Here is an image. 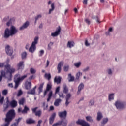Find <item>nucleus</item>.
I'll list each match as a JSON object with an SVG mask.
<instances>
[{"instance_id": "cd10ccee", "label": "nucleus", "mask_w": 126, "mask_h": 126, "mask_svg": "<svg viewBox=\"0 0 126 126\" xmlns=\"http://www.w3.org/2000/svg\"><path fill=\"white\" fill-rule=\"evenodd\" d=\"M29 107L25 105L24 107V109L22 111V114H27V112H28V111H29Z\"/></svg>"}, {"instance_id": "f704fd0d", "label": "nucleus", "mask_w": 126, "mask_h": 126, "mask_svg": "<svg viewBox=\"0 0 126 126\" xmlns=\"http://www.w3.org/2000/svg\"><path fill=\"white\" fill-rule=\"evenodd\" d=\"M63 93H67L68 92V89L67 88V87H66V85L64 84L63 85Z\"/></svg>"}, {"instance_id": "37998d69", "label": "nucleus", "mask_w": 126, "mask_h": 126, "mask_svg": "<svg viewBox=\"0 0 126 126\" xmlns=\"http://www.w3.org/2000/svg\"><path fill=\"white\" fill-rule=\"evenodd\" d=\"M43 87H44V83L41 84L39 86V87L38 88L39 92H42V91H43Z\"/></svg>"}, {"instance_id": "20e7f679", "label": "nucleus", "mask_w": 126, "mask_h": 126, "mask_svg": "<svg viewBox=\"0 0 126 126\" xmlns=\"http://www.w3.org/2000/svg\"><path fill=\"white\" fill-rule=\"evenodd\" d=\"M26 77H27V75H24L21 78H18L17 79L14 80L15 83V89H16L18 87L19 82L23 80L25 78H26Z\"/></svg>"}, {"instance_id": "3c124183", "label": "nucleus", "mask_w": 126, "mask_h": 126, "mask_svg": "<svg viewBox=\"0 0 126 126\" xmlns=\"http://www.w3.org/2000/svg\"><path fill=\"white\" fill-rule=\"evenodd\" d=\"M107 73L109 74V75H112V74H113V71H112L111 69H108Z\"/></svg>"}, {"instance_id": "774afa93", "label": "nucleus", "mask_w": 126, "mask_h": 126, "mask_svg": "<svg viewBox=\"0 0 126 126\" xmlns=\"http://www.w3.org/2000/svg\"><path fill=\"white\" fill-rule=\"evenodd\" d=\"M59 91H60V87H58L55 91V94H57V93H58V92H59Z\"/></svg>"}, {"instance_id": "f8f14e48", "label": "nucleus", "mask_w": 126, "mask_h": 126, "mask_svg": "<svg viewBox=\"0 0 126 126\" xmlns=\"http://www.w3.org/2000/svg\"><path fill=\"white\" fill-rule=\"evenodd\" d=\"M10 31L11 34H12V36H13V35H15V34L18 32V30H17L14 26H11L10 29Z\"/></svg>"}, {"instance_id": "7ed1b4c3", "label": "nucleus", "mask_w": 126, "mask_h": 126, "mask_svg": "<svg viewBox=\"0 0 126 126\" xmlns=\"http://www.w3.org/2000/svg\"><path fill=\"white\" fill-rule=\"evenodd\" d=\"M125 102L121 100H117L115 103V106L118 110H123V109H125Z\"/></svg>"}, {"instance_id": "5fc2aeb1", "label": "nucleus", "mask_w": 126, "mask_h": 126, "mask_svg": "<svg viewBox=\"0 0 126 126\" xmlns=\"http://www.w3.org/2000/svg\"><path fill=\"white\" fill-rule=\"evenodd\" d=\"M89 67H86V68L83 69V72H87V71H88L89 70Z\"/></svg>"}, {"instance_id": "f257e3e1", "label": "nucleus", "mask_w": 126, "mask_h": 126, "mask_svg": "<svg viewBox=\"0 0 126 126\" xmlns=\"http://www.w3.org/2000/svg\"><path fill=\"white\" fill-rule=\"evenodd\" d=\"M15 72V68H11L9 64L5 65L4 70L1 71V75H0V82L2 80V77L7 78L8 80L12 79V74Z\"/></svg>"}, {"instance_id": "39448f33", "label": "nucleus", "mask_w": 126, "mask_h": 126, "mask_svg": "<svg viewBox=\"0 0 126 126\" xmlns=\"http://www.w3.org/2000/svg\"><path fill=\"white\" fill-rule=\"evenodd\" d=\"M76 123L77 125H80L81 126H90V125L89 124L88 122L83 120L79 119Z\"/></svg>"}, {"instance_id": "393cba45", "label": "nucleus", "mask_w": 126, "mask_h": 126, "mask_svg": "<svg viewBox=\"0 0 126 126\" xmlns=\"http://www.w3.org/2000/svg\"><path fill=\"white\" fill-rule=\"evenodd\" d=\"M26 123L28 125H32V124H35V120H34L31 118H30L26 120Z\"/></svg>"}, {"instance_id": "9d476101", "label": "nucleus", "mask_w": 126, "mask_h": 126, "mask_svg": "<svg viewBox=\"0 0 126 126\" xmlns=\"http://www.w3.org/2000/svg\"><path fill=\"white\" fill-rule=\"evenodd\" d=\"M70 98H71V94H67L65 96L66 101L65 102V105L66 107H67L68 105H69V104L70 103V101H69V100H70Z\"/></svg>"}, {"instance_id": "4468645a", "label": "nucleus", "mask_w": 126, "mask_h": 126, "mask_svg": "<svg viewBox=\"0 0 126 126\" xmlns=\"http://www.w3.org/2000/svg\"><path fill=\"white\" fill-rule=\"evenodd\" d=\"M18 69H23L24 68V61H20L17 64Z\"/></svg>"}, {"instance_id": "4d7b16f0", "label": "nucleus", "mask_w": 126, "mask_h": 126, "mask_svg": "<svg viewBox=\"0 0 126 126\" xmlns=\"http://www.w3.org/2000/svg\"><path fill=\"white\" fill-rule=\"evenodd\" d=\"M107 123H108V118H104L103 119L102 124L105 125V124H107Z\"/></svg>"}, {"instance_id": "69168bd1", "label": "nucleus", "mask_w": 126, "mask_h": 126, "mask_svg": "<svg viewBox=\"0 0 126 126\" xmlns=\"http://www.w3.org/2000/svg\"><path fill=\"white\" fill-rule=\"evenodd\" d=\"M8 20H9V16H7L5 17L4 19H3V21H8Z\"/></svg>"}, {"instance_id": "f3484780", "label": "nucleus", "mask_w": 126, "mask_h": 126, "mask_svg": "<svg viewBox=\"0 0 126 126\" xmlns=\"http://www.w3.org/2000/svg\"><path fill=\"white\" fill-rule=\"evenodd\" d=\"M28 26H29V22L27 21L24 23L21 27H20L19 29L21 31L24 30V29H26Z\"/></svg>"}, {"instance_id": "ea45409f", "label": "nucleus", "mask_w": 126, "mask_h": 126, "mask_svg": "<svg viewBox=\"0 0 126 126\" xmlns=\"http://www.w3.org/2000/svg\"><path fill=\"white\" fill-rule=\"evenodd\" d=\"M24 102H25V99L24 98H22L19 100V105H23L24 104Z\"/></svg>"}, {"instance_id": "c756f323", "label": "nucleus", "mask_w": 126, "mask_h": 126, "mask_svg": "<svg viewBox=\"0 0 126 126\" xmlns=\"http://www.w3.org/2000/svg\"><path fill=\"white\" fill-rule=\"evenodd\" d=\"M10 106L12 107V108H15L16 106H17V102H16L15 100H13L10 103Z\"/></svg>"}, {"instance_id": "dca6fc26", "label": "nucleus", "mask_w": 126, "mask_h": 126, "mask_svg": "<svg viewBox=\"0 0 126 126\" xmlns=\"http://www.w3.org/2000/svg\"><path fill=\"white\" fill-rule=\"evenodd\" d=\"M36 88H37V86H35L32 89L27 92V94H31L32 95H35L36 94Z\"/></svg>"}, {"instance_id": "de8ad7c7", "label": "nucleus", "mask_w": 126, "mask_h": 126, "mask_svg": "<svg viewBox=\"0 0 126 126\" xmlns=\"http://www.w3.org/2000/svg\"><path fill=\"white\" fill-rule=\"evenodd\" d=\"M68 69H69V65H65L63 67L64 71H68Z\"/></svg>"}, {"instance_id": "423d86ee", "label": "nucleus", "mask_w": 126, "mask_h": 126, "mask_svg": "<svg viewBox=\"0 0 126 126\" xmlns=\"http://www.w3.org/2000/svg\"><path fill=\"white\" fill-rule=\"evenodd\" d=\"M5 52L8 56H11L13 54V49L9 45L5 47Z\"/></svg>"}, {"instance_id": "13d9d810", "label": "nucleus", "mask_w": 126, "mask_h": 126, "mask_svg": "<svg viewBox=\"0 0 126 126\" xmlns=\"http://www.w3.org/2000/svg\"><path fill=\"white\" fill-rule=\"evenodd\" d=\"M85 45L86 47H89V46H90V43L88 42V40H86L85 42Z\"/></svg>"}, {"instance_id": "6ab92c4d", "label": "nucleus", "mask_w": 126, "mask_h": 126, "mask_svg": "<svg viewBox=\"0 0 126 126\" xmlns=\"http://www.w3.org/2000/svg\"><path fill=\"white\" fill-rule=\"evenodd\" d=\"M58 123L59 126H61V125H62V126H67V120H62L61 121L58 122Z\"/></svg>"}, {"instance_id": "0e129e2a", "label": "nucleus", "mask_w": 126, "mask_h": 126, "mask_svg": "<svg viewBox=\"0 0 126 126\" xmlns=\"http://www.w3.org/2000/svg\"><path fill=\"white\" fill-rule=\"evenodd\" d=\"M22 91L19 90L17 94L18 97H19V96H21L22 95Z\"/></svg>"}, {"instance_id": "6e6552de", "label": "nucleus", "mask_w": 126, "mask_h": 126, "mask_svg": "<svg viewBox=\"0 0 126 126\" xmlns=\"http://www.w3.org/2000/svg\"><path fill=\"white\" fill-rule=\"evenodd\" d=\"M10 36H12L11 32H10V30L8 28H6L5 30L4 33V38L5 39H7L10 37Z\"/></svg>"}, {"instance_id": "a211bd4d", "label": "nucleus", "mask_w": 126, "mask_h": 126, "mask_svg": "<svg viewBox=\"0 0 126 126\" xmlns=\"http://www.w3.org/2000/svg\"><path fill=\"white\" fill-rule=\"evenodd\" d=\"M63 62H60L57 66V69H58V73H61V71H62V66H63Z\"/></svg>"}, {"instance_id": "c85d7f7f", "label": "nucleus", "mask_w": 126, "mask_h": 126, "mask_svg": "<svg viewBox=\"0 0 126 126\" xmlns=\"http://www.w3.org/2000/svg\"><path fill=\"white\" fill-rule=\"evenodd\" d=\"M51 8L49 9L48 14H51L55 10V3H52L51 5Z\"/></svg>"}, {"instance_id": "412c9836", "label": "nucleus", "mask_w": 126, "mask_h": 126, "mask_svg": "<svg viewBox=\"0 0 126 126\" xmlns=\"http://www.w3.org/2000/svg\"><path fill=\"white\" fill-rule=\"evenodd\" d=\"M56 118V113H53L49 119V123L52 125L54 123V121Z\"/></svg>"}, {"instance_id": "4c0bfd02", "label": "nucleus", "mask_w": 126, "mask_h": 126, "mask_svg": "<svg viewBox=\"0 0 126 126\" xmlns=\"http://www.w3.org/2000/svg\"><path fill=\"white\" fill-rule=\"evenodd\" d=\"M81 75H82V73L79 71L76 75V79L78 80V79H79V77H80Z\"/></svg>"}, {"instance_id": "0eeeda50", "label": "nucleus", "mask_w": 126, "mask_h": 126, "mask_svg": "<svg viewBox=\"0 0 126 126\" xmlns=\"http://www.w3.org/2000/svg\"><path fill=\"white\" fill-rule=\"evenodd\" d=\"M38 109V107H35L34 108H32V113L35 114V115L37 117H41L42 116V110H39L37 111Z\"/></svg>"}, {"instance_id": "c9c22d12", "label": "nucleus", "mask_w": 126, "mask_h": 126, "mask_svg": "<svg viewBox=\"0 0 126 126\" xmlns=\"http://www.w3.org/2000/svg\"><path fill=\"white\" fill-rule=\"evenodd\" d=\"M86 119L87 122H90V123H92L93 122V119H92V117L91 116H87L86 117Z\"/></svg>"}, {"instance_id": "79ce46f5", "label": "nucleus", "mask_w": 126, "mask_h": 126, "mask_svg": "<svg viewBox=\"0 0 126 126\" xmlns=\"http://www.w3.org/2000/svg\"><path fill=\"white\" fill-rule=\"evenodd\" d=\"M68 77L70 78V79L69 80V82L73 81L74 80V77L71 76V74H69Z\"/></svg>"}, {"instance_id": "a878e982", "label": "nucleus", "mask_w": 126, "mask_h": 126, "mask_svg": "<svg viewBox=\"0 0 126 126\" xmlns=\"http://www.w3.org/2000/svg\"><path fill=\"white\" fill-rule=\"evenodd\" d=\"M31 87H32V84L31 82H28L26 84V89L29 90V89H31Z\"/></svg>"}, {"instance_id": "473e14b6", "label": "nucleus", "mask_w": 126, "mask_h": 126, "mask_svg": "<svg viewBox=\"0 0 126 126\" xmlns=\"http://www.w3.org/2000/svg\"><path fill=\"white\" fill-rule=\"evenodd\" d=\"M44 77L45 78H46V79H48V80H50L52 77L50 73H46L44 75Z\"/></svg>"}, {"instance_id": "8fccbe9b", "label": "nucleus", "mask_w": 126, "mask_h": 126, "mask_svg": "<svg viewBox=\"0 0 126 126\" xmlns=\"http://www.w3.org/2000/svg\"><path fill=\"white\" fill-rule=\"evenodd\" d=\"M53 45H54V43L50 42L49 43V44L48 45V50H49V51H50V50H51V46H53Z\"/></svg>"}, {"instance_id": "aec40b11", "label": "nucleus", "mask_w": 126, "mask_h": 126, "mask_svg": "<svg viewBox=\"0 0 126 126\" xmlns=\"http://www.w3.org/2000/svg\"><path fill=\"white\" fill-rule=\"evenodd\" d=\"M102 119H103V113L100 111H98L97 114L96 120L99 122V121L101 120Z\"/></svg>"}, {"instance_id": "58836bf2", "label": "nucleus", "mask_w": 126, "mask_h": 126, "mask_svg": "<svg viewBox=\"0 0 126 126\" xmlns=\"http://www.w3.org/2000/svg\"><path fill=\"white\" fill-rule=\"evenodd\" d=\"M81 62H79L77 63H76L74 64V66H75V67H77V68H78L81 65Z\"/></svg>"}, {"instance_id": "2f4dec72", "label": "nucleus", "mask_w": 126, "mask_h": 126, "mask_svg": "<svg viewBox=\"0 0 126 126\" xmlns=\"http://www.w3.org/2000/svg\"><path fill=\"white\" fill-rule=\"evenodd\" d=\"M112 32H113V28L110 27L108 29V32H106L105 33V34H106V36H111V33H112Z\"/></svg>"}, {"instance_id": "c03bdc74", "label": "nucleus", "mask_w": 126, "mask_h": 126, "mask_svg": "<svg viewBox=\"0 0 126 126\" xmlns=\"http://www.w3.org/2000/svg\"><path fill=\"white\" fill-rule=\"evenodd\" d=\"M26 56H27V53L26 52H23L22 54V59H26Z\"/></svg>"}, {"instance_id": "72a5a7b5", "label": "nucleus", "mask_w": 126, "mask_h": 126, "mask_svg": "<svg viewBox=\"0 0 126 126\" xmlns=\"http://www.w3.org/2000/svg\"><path fill=\"white\" fill-rule=\"evenodd\" d=\"M6 103L7 104L6 105V107L4 108V111H6V110L8 109V104H9V100L8 97L6 98Z\"/></svg>"}, {"instance_id": "49530a36", "label": "nucleus", "mask_w": 126, "mask_h": 126, "mask_svg": "<svg viewBox=\"0 0 126 126\" xmlns=\"http://www.w3.org/2000/svg\"><path fill=\"white\" fill-rule=\"evenodd\" d=\"M30 72L32 74H35V73H36V70L33 68H31L30 69Z\"/></svg>"}, {"instance_id": "e433bc0d", "label": "nucleus", "mask_w": 126, "mask_h": 126, "mask_svg": "<svg viewBox=\"0 0 126 126\" xmlns=\"http://www.w3.org/2000/svg\"><path fill=\"white\" fill-rule=\"evenodd\" d=\"M114 94H110L108 96V100L109 101H112V100H114Z\"/></svg>"}, {"instance_id": "4be33fe9", "label": "nucleus", "mask_w": 126, "mask_h": 126, "mask_svg": "<svg viewBox=\"0 0 126 126\" xmlns=\"http://www.w3.org/2000/svg\"><path fill=\"white\" fill-rule=\"evenodd\" d=\"M92 19H95V20H96V22H97L98 23H101V22L100 21V18H99V16L93 15L92 16Z\"/></svg>"}, {"instance_id": "e2e57ef3", "label": "nucleus", "mask_w": 126, "mask_h": 126, "mask_svg": "<svg viewBox=\"0 0 126 126\" xmlns=\"http://www.w3.org/2000/svg\"><path fill=\"white\" fill-rule=\"evenodd\" d=\"M39 53H40L39 57H42L43 55H44V50H40Z\"/></svg>"}, {"instance_id": "7c9ffc66", "label": "nucleus", "mask_w": 126, "mask_h": 126, "mask_svg": "<svg viewBox=\"0 0 126 126\" xmlns=\"http://www.w3.org/2000/svg\"><path fill=\"white\" fill-rule=\"evenodd\" d=\"M52 96H53V91H50L48 94V97L47 99V102H50V100H51Z\"/></svg>"}, {"instance_id": "6e6d98bb", "label": "nucleus", "mask_w": 126, "mask_h": 126, "mask_svg": "<svg viewBox=\"0 0 126 126\" xmlns=\"http://www.w3.org/2000/svg\"><path fill=\"white\" fill-rule=\"evenodd\" d=\"M59 95L60 98H62V99H63V98H64V95H63V93H60Z\"/></svg>"}, {"instance_id": "864d4df0", "label": "nucleus", "mask_w": 126, "mask_h": 126, "mask_svg": "<svg viewBox=\"0 0 126 126\" xmlns=\"http://www.w3.org/2000/svg\"><path fill=\"white\" fill-rule=\"evenodd\" d=\"M21 120H22V117H19L18 119H16V124H19V122H20V121H21Z\"/></svg>"}, {"instance_id": "338daca9", "label": "nucleus", "mask_w": 126, "mask_h": 126, "mask_svg": "<svg viewBox=\"0 0 126 126\" xmlns=\"http://www.w3.org/2000/svg\"><path fill=\"white\" fill-rule=\"evenodd\" d=\"M10 24H11V20H9L8 22L6 23L7 26H10Z\"/></svg>"}, {"instance_id": "603ef678", "label": "nucleus", "mask_w": 126, "mask_h": 126, "mask_svg": "<svg viewBox=\"0 0 126 126\" xmlns=\"http://www.w3.org/2000/svg\"><path fill=\"white\" fill-rule=\"evenodd\" d=\"M85 21L86 23H87V24H88V25H89V24L91 23V21H90V20H89V19H85Z\"/></svg>"}, {"instance_id": "052dcab7", "label": "nucleus", "mask_w": 126, "mask_h": 126, "mask_svg": "<svg viewBox=\"0 0 126 126\" xmlns=\"http://www.w3.org/2000/svg\"><path fill=\"white\" fill-rule=\"evenodd\" d=\"M43 122L42 120H40L38 121V124H37L36 126H41V124Z\"/></svg>"}, {"instance_id": "9b49d317", "label": "nucleus", "mask_w": 126, "mask_h": 126, "mask_svg": "<svg viewBox=\"0 0 126 126\" xmlns=\"http://www.w3.org/2000/svg\"><path fill=\"white\" fill-rule=\"evenodd\" d=\"M60 33H61V27L57 28L55 32L51 33V36L57 37L60 35Z\"/></svg>"}, {"instance_id": "a19ab883", "label": "nucleus", "mask_w": 126, "mask_h": 126, "mask_svg": "<svg viewBox=\"0 0 126 126\" xmlns=\"http://www.w3.org/2000/svg\"><path fill=\"white\" fill-rule=\"evenodd\" d=\"M42 107L43 108V110H48V104H46L45 102H43L42 104Z\"/></svg>"}, {"instance_id": "bb28decb", "label": "nucleus", "mask_w": 126, "mask_h": 126, "mask_svg": "<svg viewBox=\"0 0 126 126\" xmlns=\"http://www.w3.org/2000/svg\"><path fill=\"white\" fill-rule=\"evenodd\" d=\"M62 102V99H57L54 102V106L56 107H59L60 106V103Z\"/></svg>"}, {"instance_id": "f03ea898", "label": "nucleus", "mask_w": 126, "mask_h": 126, "mask_svg": "<svg viewBox=\"0 0 126 126\" xmlns=\"http://www.w3.org/2000/svg\"><path fill=\"white\" fill-rule=\"evenodd\" d=\"M39 41V36H36L34 38V41L32 42L31 47L29 49V51L31 53H34L36 51V45L38 44Z\"/></svg>"}, {"instance_id": "a18cd8bd", "label": "nucleus", "mask_w": 126, "mask_h": 126, "mask_svg": "<svg viewBox=\"0 0 126 126\" xmlns=\"http://www.w3.org/2000/svg\"><path fill=\"white\" fill-rule=\"evenodd\" d=\"M7 93H8V91L7 90H4L2 91V94L4 96L7 95Z\"/></svg>"}, {"instance_id": "5701e85b", "label": "nucleus", "mask_w": 126, "mask_h": 126, "mask_svg": "<svg viewBox=\"0 0 126 126\" xmlns=\"http://www.w3.org/2000/svg\"><path fill=\"white\" fill-rule=\"evenodd\" d=\"M74 45H75V44L74 43V42L68 41V43L67 44V48H72V47H74Z\"/></svg>"}, {"instance_id": "b1692460", "label": "nucleus", "mask_w": 126, "mask_h": 126, "mask_svg": "<svg viewBox=\"0 0 126 126\" xmlns=\"http://www.w3.org/2000/svg\"><path fill=\"white\" fill-rule=\"evenodd\" d=\"M62 80V78L61 77H55L54 78V82H56L57 84H60L61 83V81Z\"/></svg>"}, {"instance_id": "bf43d9fd", "label": "nucleus", "mask_w": 126, "mask_h": 126, "mask_svg": "<svg viewBox=\"0 0 126 126\" xmlns=\"http://www.w3.org/2000/svg\"><path fill=\"white\" fill-rule=\"evenodd\" d=\"M89 106H93L94 105V100H91L89 103Z\"/></svg>"}, {"instance_id": "09e8293b", "label": "nucleus", "mask_w": 126, "mask_h": 126, "mask_svg": "<svg viewBox=\"0 0 126 126\" xmlns=\"http://www.w3.org/2000/svg\"><path fill=\"white\" fill-rule=\"evenodd\" d=\"M42 18V15H38L35 17V23L37 22V20L39 19V18Z\"/></svg>"}, {"instance_id": "1a4fd4ad", "label": "nucleus", "mask_w": 126, "mask_h": 126, "mask_svg": "<svg viewBox=\"0 0 126 126\" xmlns=\"http://www.w3.org/2000/svg\"><path fill=\"white\" fill-rule=\"evenodd\" d=\"M58 116L61 119H64V120H65V119H66V116H67V112L66 110L60 112L58 113Z\"/></svg>"}, {"instance_id": "2eb2a0df", "label": "nucleus", "mask_w": 126, "mask_h": 126, "mask_svg": "<svg viewBox=\"0 0 126 126\" xmlns=\"http://www.w3.org/2000/svg\"><path fill=\"white\" fill-rule=\"evenodd\" d=\"M84 88V84L83 83H81L79 86L78 87V91L77 92V95H79L80 94V92L82 89Z\"/></svg>"}, {"instance_id": "ddd939ff", "label": "nucleus", "mask_w": 126, "mask_h": 126, "mask_svg": "<svg viewBox=\"0 0 126 126\" xmlns=\"http://www.w3.org/2000/svg\"><path fill=\"white\" fill-rule=\"evenodd\" d=\"M51 89H52V84H51L50 83L48 84L47 85L46 89L44 91V96H46V95L48 94V93L49 92V91H50V90H51Z\"/></svg>"}, {"instance_id": "680f3d73", "label": "nucleus", "mask_w": 126, "mask_h": 126, "mask_svg": "<svg viewBox=\"0 0 126 126\" xmlns=\"http://www.w3.org/2000/svg\"><path fill=\"white\" fill-rule=\"evenodd\" d=\"M4 101V97H2L0 99V103L2 105L3 104V102Z\"/></svg>"}]
</instances>
